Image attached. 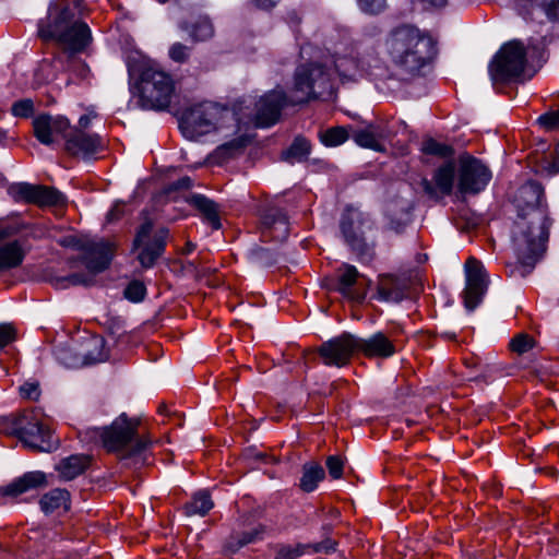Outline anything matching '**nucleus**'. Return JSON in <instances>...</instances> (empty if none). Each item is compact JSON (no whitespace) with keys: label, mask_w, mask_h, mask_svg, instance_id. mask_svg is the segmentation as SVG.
<instances>
[{"label":"nucleus","mask_w":559,"mask_h":559,"mask_svg":"<svg viewBox=\"0 0 559 559\" xmlns=\"http://www.w3.org/2000/svg\"><path fill=\"white\" fill-rule=\"evenodd\" d=\"M185 138L197 140L209 133H219L223 138L237 135L240 120L237 114L215 103L204 102L186 108L179 121Z\"/></svg>","instance_id":"nucleus-5"},{"label":"nucleus","mask_w":559,"mask_h":559,"mask_svg":"<svg viewBox=\"0 0 559 559\" xmlns=\"http://www.w3.org/2000/svg\"><path fill=\"white\" fill-rule=\"evenodd\" d=\"M34 104L29 98L21 99L12 105L11 111L15 117L26 118L33 114Z\"/></svg>","instance_id":"nucleus-51"},{"label":"nucleus","mask_w":559,"mask_h":559,"mask_svg":"<svg viewBox=\"0 0 559 559\" xmlns=\"http://www.w3.org/2000/svg\"><path fill=\"white\" fill-rule=\"evenodd\" d=\"M21 419V415L20 416H12V417H8V418H4L2 420V430L7 433V435H12V436H16V437H21V431H14L15 430V425L19 423V420Z\"/></svg>","instance_id":"nucleus-57"},{"label":"nucleus","mask_w":559,"mask_h":559,"mask_svg":"<svg viewBox=\"0 0 559 559\" xmlns=\"http://www.w3.org/2000/svg\"><path fill=\"white\" fill-rule=\"evenodd\" d=\"M188 202L203 215L214 229H219L222 227L219 209L217 203L213 200L203 194H192Z\"/></svg>","instance_id":"nucleus-30"},{"label":"nucleus","mask_w":559,"mask_h":559,"mask_svg":"<svg viewBox=\"0 0 559 559\" xmlns=\"http://www.w3.org/2000/svg\"><path fill=\"white\" fill-rule=\"evenodd\" d=\"M46 485V475L43 472H28L2 488L1 492L5 496H19Z\"/></svg>","instance_id":"nucleus-26"},{"label":"nucleus","mask_w":559,"mask_h":559,"mask_svg":"<svg viewBox=\"0 0 559 559\" xmlns=\"http://www.w3.org/2000/svg\"><path fill=\"white\" fill-rule=\"evenodd\" d=\"M263 236L276 241H283L288 237L289 227L287 216L276 206H266L261 214Z\"/></svg>","instance_id":"nucleus-20"},{"label":"nucleus","mask_w":559,"mask_h":559,"mask_svg":"<svg viewBox=\"0 0 559 559\" xmlns=\"http://www.w3.org/2000/svg\"><path fill=\"white\" fill-rule=\"evenodd\" d=\"M524 16L536 19L544 14L551 22H559V0H519Z\"/></svg>","instance_id":"nucleus-24"},{"label":"nucleus","mask_w":559,"mask_h":559,"mask_svg":"<svg viewBox=\"0 0 559 559\" xmlns=\"http://www.w3.org/2000/svg\"><path fill=\"white\" fill-rule=\"evenodd\" d=\"M7 191L14 202H24L41 207L61 206L67 202L63 193L53 187L17 182L10 185Z\"/></svg>","instance_id":"nucleus-12"},{"label":"nucleus","mask_w":559,"mask_h":559,"mask_svg":"<svg viewBox=\"0 0 559 559\" xmlns=\"http://www.w3.org/2000/svg\"><path fill=\"white\" fill-rule=\"evenodd\" d=\"M122 215L121 204L116 203L107 214V221L114 222Z\"/></svg>","instance_id":"nucleus-60"},{"label":"nucleus","mask_w":559,"mask_h":559,"mask_svg":"<svg viewBox=\"0 0 559 559\" xmlns=\"http://www.w3.org/2000/svg\"><path fill=\"white\" fill-rule=\"evenodd\" d=\"M265 533L266 526L263 524H258L248 532L233 533L227 539L226 548L229 551L235 552L246 545L262 540Z\"/></svg>","instance_id":"nucleus-31"},{"label":"nucleus","mask_w":559,"mask_h":559,"mask_svg":"<svg viewBox=\"0 0 559 559\" xmlns=\"http://www.w3.org/2000/svg\"><path fill=\"white\" fill-rule=\"evenodd\" d=\"M349 138L345 127H334L322 133L321 140L326 146H337Z\"/></svg>","instance_id":"nucleus-43"},{"label":"nucleus","mask_w":559,"mask_h":559,"mask_svg":"<svg viewBox=\"0 0 559 559\" xmlns=\"http://www.w3.org/2000/svg\"><path fill=\"white\" fill-rule=\"evenodd\" d=\"M528 66L527 52L520 40L504 44L489 64V74L493 83L519 79Z\"/></svg>","instance_id":"nucleus-9"},{"label":"nucleus","mask_w":559,"mask_h":559,"mask_svg":"<svg viewBox=\"0 0 559 559\" xmlns=\"http://www.w3.org/2000/svg\"><path fill=\"white\" fill-rule=\"evenodd\" d=\"M191 50L192 48L188 45L175 43L170 46L168 55L173 61L183 63L188 61Z\"/></svg>","instance_id":"nucleus-47"},{"label":"nucleus","mask_w":559,"mask_h":559,"mask_svg":"<svg viewBox=\"0 0 559 559\" xmlns=\"http://www.w3.org/2000/svg\"><path fill=\"white\" fill-rule=\"evenodd\" d=\"M302 555L301 546L297 547H281L275 556V559H296Z\"/></svg>","instance_id":"nucleus-53"},{"label":"nucleus","mask_w":559,"mask_h":559,"mask_svg":"<svg viewBox=\"0 0 559 559\" xmlns=\"http://www.w3.org/2000/svg\"><path fill=\"white\" fill-rule=\"evenodd\" d=\"M15 338V330L11 324H0V348Z\"/></svg>","instance_id":"nucleus-54"},{"label":"nucleus","mask_w":559,"mask_h":559,"mask_svg":"<svg viewBox=\"0 0 559 559\" xmlns=\"http://www.w3.org/2000/svg\"><path fill=\"white\" fill-rule=\"evenodd\" d=\"M421 151L428 155H436L440 157H450L454 154L452 146L437 142L435 139H427L423 142Z\"/></svg>","instance_id":"nucleus-42"},{"label":"nucleus","mask_w":559,"mask_h":559,"mask_svg":"<svg viewBox=\"0 0 559 559\" xmlns=\"http://www.w3.org/2000/svg\"><path fill=\"white\" fill-rule=\"evenodd\" d=\"M55 354L58 361L68 368H80L84 366V358L81 355L80 346H59Z\"/></svg>","instance_id":"nucleus-37"},{"label":"nucleus","mask_w":559,"mask_h":559,"mask_svg":"<svg viewBox=\"0 0 559 559\" xmlns=\"http://www.w3.org/2000/svg\"><path fill=\"white\" fill-rule=\"evenodd\" d=\"M91 456L86 454H74L62 459L56 469L63 480H72L81 475L90 465Z\"/></svg>","instance_id":"nucleus-29"},{"label":"nucleus","mask_w":559,"mask_h":559,"mask_svg":"<svg viewBox=\"0 0 559 559\" xmlns=\"http://www.w3.org/2000/svg\"><path fill=\"white\" fill-rule=\"evenodd\" d=\"M358 8L366 14L377 15L388 7L386 0H356Z\"/></svg>","instance_id":"nucleus-46"},{"label":"nucleus","mask_w":559,"mask_h":559,"mask_svg":"<svg viewBox=\"0 0 559 559\" xmlns=\"http://www.w3.org/2000/svg\"><path fill=\"white\" fill-rule=\"evenodd\" d=\"M146 288L143 283L139 281L131 282L124 289V297L133 302L143 300Z\"/></svg>","instance_id":"nucleus-48"},{"label":"nucleus","mask_w":559,"mask_h":559,"mask_svg":"<svg viewBox=\"0 0 559 559\" xmlns=\"http://www.w3.org/2000/svg\"><path fill=\"white\" fill-rule=\"evenodd\" d=\"M310 153V144L306 139L297 138L292 145L283 152V159L294 164L301 162L308 157Z\"/></svg>","instance_id":"nucleus-40"},{"label":"nucleus","mask_w":559,"mask_h":559,"mask_svg":"<svg viewBox=\"0 0 559 559\" xmlns=\"http://www.w3.org/2000/svg\"><path fill=\"white\" fill-rule=\"evenodd\" d=\"M24 225L19 223H10L0 218V242L20 234Z\"/></svg>","instance_id":"nucleus-50"},{"label":"nucleus","mask_w":559,"mask_h":559,"mask_svg":"<svg viewBox=\"0 0 559 559\" xmlns=\"http://www.w3.org/2000/svg\"><path fill=\"white\" fill-rule=\"evenodd\" d=\"M454 174V163L449 162L436 170L433 176L436 187H433L432 182L427 179H423L420 185L430 198L439 199L440 197L449 195L452 192Z\"/></svg>","instance_id":"nucleus-21"},{"label":"nucleus","mask_w":559,"mask_h":559,"mask_svg":"<svg viewBox=\"0 0 559 559\" xmlns=\"http://www.w3.org/2000/svg\"><path fill=\"white\" fill-rule=\"evenodd\" d=\"M192 185V181L190 179V177H182L180 179H178L177 181H174L171 182L168 188H167V191H173V190H180V189H189Z\"/></svg>","instance_id":"nucleus-58"},{"label":"nucleus","mask_w":559,"mask_h":559,"mask_svg":"<svg viewBox=\"0 0 559 559\" xmlns=\"http://www.w3.org/2000/svg\"><path fill=\"white\" fill-rule=\"evenodd\" d=\"M39 503L45 513H51L61 508L68 510L70 508V493L66 489L56 488L45 493Z\"/></svg>","instance_id":"nucleus-33"},{"label":"nucleus","mask_w":559,"mask_h":559,"mask_svg":"<svg viewBox=\"0 0 559 559\" xmlns=\"http://www.w3.org/2000/svg\"><path fill=\"white\" fill-rule=\"evenodd\" d=\"M385 45L393 64L411 75L419 74L437 53L432 38L411 25L394 28Z\"/></svg>","instance_id":"nucleus-4"},{"label":"nucleus","mask_w":559,"mask_h":559,"mask_svg":"<svg viewBox=\"0 0 559 559\" xmlns=\"http://www.w3.org/2000/svg\"><path fill=\"white\" fill-rule=\"evenodd\" d=\"M21 395L28 400H37L39 396V385L36 382H26L20 388Z\"/></svg>","instance_id":"nucleus-55"},{"label":"nucleus","mask_w":559,"mask_h":559,"mask_svg":"<svg viewBox=\"0 0 559 559\" xmlns=\"http://www.w3.org/2000/svg\"><path fill=\"white\" fill-rule=\"evenodd\" d=\"M140 419L129 418L126 413L119 415L109 426L88 428L85 435L99 442L103 448L116 454L128 465L139 466L145 462V452L152 444L148 437L139 433Z\"/></svg>","instance_id":"nucleus-2"},{"label":"nucleus","mask_w":559,"mask_h":559,"mask_svg":"<svg viewBox=\"0 0 559 559\" xmlns=\"http://www.w3.org/2000/svg\"><path fill=\"white\" fill-rule=\"evenodd\" d=\"M194 249H195V245L191 241H188L186 243L185 249L182 250V253H186V254L191 253Z\"/></svg>","instance_id":"nucleus-63"},{"label":"nucleus","mask_w":559,"mask_h":559,"mask_svg":"<svg viewBox=\"0 0 559 559\" xmlns=\"http://www.w3.org/2000/svg\"><path fill=\"white\" fill-rule=\"evenodd\" d=\"M99 135L87 134L82 130L73 129L67 136L66 150L73 156L90 157L103 148Z\"/></svg>","instance_id":"nucleus-19"},{"label":"nucleus","mask_w":559,"mask_h":559,"mask_svg":"<svg viewBox=\"0 0 559 559\" xmlns=\"http://www.w3.org/2000/svg\"><path fill=\"white\" fill-rule=\"evenodd\" d=\"M324 475V469L319 464H306L300 479V488L306 492L313 491Z\"/></svg>","instance_id":"nucleus-38"},{"label":"nucleus","mask_w":559,"mask_h":559,"mask_svg":"<svg viewBox=\"0 0 559 559\" xmlns=\"http://www.w3.org/2000/svg\"><path fill=\"white\" fill-rule=\"evenodd\" d=\"M96 115L94 112H90L87 115H83L80 119H79V127L76 129L79 130H84L86 128H88L90 123H91V120L93 118H95Z\"/></svg>","instance_id":"nucleus-61"},{"label":"nucleus","mask_w":559,"mask_h":559,"mask_svg":"<svg viewBox=\"0 0 559 559\" xmlns=\"http://www.w3.org/2000/svg\"><path fill=\"white\" fill-rule=\"evenodd\" d=\"M535 345V341L532 336L525 333H520L512 338L510 347L512 352L522 355L531 350Z\"/></svg>","instance_id":"nucleus-45"},{"label":"nucleus","mask_w":559,"mask_h":559,"mask_svg":"<svg viewBox=\"0 0 559 559\" xmlns=\"http://www.w3.org/2000/svg\"><path fill=\"white\" fill-rule=\"evenodd\" d=\"M333 94L331 73L323 66L311 63L297 68L289 95L293 105L307 103L312 98H330Z\"/></svg>","instance_id":"nucleus-7"},{"label":"nucleus","mask_w":559,"mask_h":559,"mask_svg":"<svg viewBox=\"0 0 559 559\" xmlns=\"http://www.w3.org/2000/svg\"><path fill=\"white\" fill-rule=\"evenodd\" d=\"M281 0H252V3L261 10H272Z\"/></svg>","instance_id":"nucleus-59"},{"label":"nucleus","mask_w":559,"mask_h":559,"mask_svg":"<svg viewBox=\"0 0 559 559\" xmlns=\"http://www.w3.org/2000/svg\"><path fill=\"white\" fill-rule=\"evenodd\" d=\"M338 276V292L344 296L352 297L350 289L360 276L358 270L350 264H343L340 270Z\"/></svg>","instance_id":"nucleus-39"},{"label":"nucleus","mask_w":559,"mask_h":559,"mask_svg":"<svg viewBox=\"0 0 559 559\" xmlns=\"http://www.w3.org/2000/svg\"><path fill=\"white\" fill-rule=\"evenodd\" d=\"M248 142L249 139L247 135L239 134L230 141H227L222 145L217 146L216 150L211 155V157L215 163L222 164L228 158L233 157L238 152H240L248 144Z\"/></svg>","instance_id":"nucleus-34"},{"label":"nucleus","mask_w":559,"mask_h":559,"mask_svg":"<svg viewBox=\"0 0 559 559\" xmlns=\"http://www.w3.org/2000/svg\"><path fill=\"white\" fill-rule=\"evenodd\" d=\"M81 0L69 3L64 0L52 1L48 15L41 20L38 34L43 39H53L63 49L80 52L92 41L91 29L86 23L75 19L80 11Z\"/></svg>","instance_id":"nucleus-3"},{"label":"nucleus","mask_w":559,"mask_h":559,"mask_svg":"<svg viewBox=\"0 0 559 559\" xmlns=\"http://www.w3.org/2000/svg\"><path fill=\"white\" fill-rule=\"evenodd\" d=\"M81 355L84 358V366L100 362L107 359L104 350V340L99 336H92L80 345Z\"/></svg>","instance_id":"nucleus-32"},{"label":"nucleus","mask_w":559,"mask_h":559,"mask_svg":"<svg viewBox=\"0 0 559 559\" xmlns=\"http://www.w3.org/2000/svg\"><path fill=\"white\" fill-rule=\"evenodd\" d=\"M356 352V336L349 333H343L337 337L322 343L318 349L324 365L337 368L346 366Z\"/></svg>","instance_id":"nucleus-14"},{"label":"nucleus","mask_w":559,"mask_h":559,"mask_svg":"<svg viewBox=\"0 0 559 559\" xmlns=\"http://www.w3.org/2000/svg\"><path fill=\"white\" fill-rule=\"evenodd\" d=\"M14 431H21L20 440L27 447L49 452L56 447L50 430L32 415H21Z\"/></svg>","instance_id":"nucleus-15"},{"label":"nucleus","mask_w":559,"mask_h":559,"mask_svg":"<svg viewBox=\"0 0 559 559\" xmlns=\"http://www.w3.org/2000/svg\"><path fill=\"white\" fill-rule=\"evenodd\" d=\"M408 287L405 277L383 275L378 282L377 298L385 302H400L408 296Z\"/></svg>","instance_id":"nucleus-22"},{"label":"nucleus","mask_w":559,"mask_h":559,"mask_svg":"<svg viewBox=\"0 0 559 559\" xmlns=\"http://www.w3.org/2000/svg\"><path fill=\"white\" fill-rule=\"evenodd\" d=\"M466 287L464 305L467 310H474L481 301L488 286L487 273L480 261L471 257L465 263Z\"/></svg>","instance_id":"nucleus-16"},{"label":"nucleus","mask_w":559,"mask_h":559,"mask_svg":"<svg viewBox=\"0 0 559 559\" xmlns=\"http://www.w3.org/2000/svg\"><path fill=\"white\" fill-rule=\"evenodd\" d=\"M168 234L167 228L153 231V223L148 219L139 227L133 240V249H140L138 260L143 267H152L163 255Z\"/></svg>","instance_id":"nucleus-11"},{"label":"nucleus","mask_w":559,"mask_h":559,"mask_svg":"<svg viewBox=\"0 0 559 559\" xmlns=\"http://www.w3.org/2000/svg\"><path fill=\"white\" fill-rule=\"evenodd\" d=\"M286 105H293L289 96L282 88L265 93L255 104L254 121L258 127H270L277 122L281 110Z\"/></svg>","instance_id":"nucleus-17"},{"label":"nucleus","mask_w":559,"mask_h":559,"mask_svg":"<svg viewBox=\"0 0 559 559\" xmlns=\"http://www.w3.org/2000/svg\"><path fill=\"white\" fill-rule=\"evenodd\" d=\"M179 28L186 32L193 43L209 40L215 33L213 23L206 15H199L182 21L179 24Z\"/></svg>","instance_id":"nucleus-25"},{"label":"nucleus","mask_w":559,"mask_h":559,"mask_svg":"<svg viewBox=\"0 0 559 559\" xmlns=\"http://www.w3.org/2000/svg\"><path fill=\"white\" fill-rule=\"evenodd\" d=\"M552 156H559V143L555 146V151L551 154Z\"/></svg>","instance_id":"nucleus-64"},{"label":"nucleus","mask_w":559,"mask_h":559,"mask_svg":"<svg viewBox=\"0 0 559 559\" xmlns=\"http://www.w3.org/2000/svg\"><path fill=\"white\" fill-rule=\"evenodd\" d=\"M543 170L549 175H556L559 173V156H546L542 162Z\"/></svg>","instance_id":"nucleus-56"},{"label":"nucleus","mask_w":559,"mask_h":559,"mask_svg":"<svg viewBox=\"0 0 559 559\" xmlns=\"http://www.w3.org/2000/svg\"><path fill=\"white\" fill-rule=\"evenodd\" d=\"M175 84L171 76L154 64L143 67L140 81V105L144 109L164 110L171 100Z\"/></svg>","instance_id":"nucleus-8"},{"label":"nucleus","mask_w":559,"mask_h":559,"mask_svg":"<svg viewBox=\"0 0 559 559\" xmlns=\"http://www.w3.org/2000/svg\"><path fill=\"white\" fill-rule=\"evenodd\" d=\"M55 285L59 288H66L69 286L84 285L88 286L93 283L92 276H86L84 274L74 273L69 276L56 277L53 280Z\"/></svg>","instance_id":"nucleus-44"},{"label":"nucleus","mask_w":559,"mask_h":559,"mask_svg":"<svg viewBox=\"0 0 559 559\" xmlns=\"http://www.w3.org/2000/svg\"><path fill=\"white\" fill-rule=\"evenodd\" d=\"M528 48L531 50V57L533 58L535 55L538 57V59H543V52L538 46V44L534 43L533 40L530 41Z\"/></svg>","instance_id":"nucleus-62"},{"label":"nucleus","mask_w":559,"mask_h":559,"mask_svg":"<svg viewBox=\"0 0 559 559\" xmlns=\"http://www.w3.org/2000/svg\"><path fill=\"white\" fill-rule=\"evenodd\" d=\"M543 198L544 189L535 181L524 183L516 194L519 215L514 224L512 240L518 263L511 273L522 277L532 272L546 250L552 221Z\"/></svg>","instance_id":"nucleus-1"},{"label":"nucleus","mask_w":559,"mask_h":559,"mask_svg":"<svg viewBox=\"0 0 559 559\" xmlns=\"http://www.w3.org/2000/svg\"><path fill=\"white\" fill-rule=\"evenodd\" d=\"M27 249L21 240H11L0 246V271H9L22 265Z\"/></svg>","instance_id":"nucleus-28"},{"label":"nucleus","mask_w":559,"mask_h":559,"mask_svg":"<svg viewBox=\"0 0 559 559\" xmlns=\"http://www.w3.org/2000/svg\"><path fill=\"white\" fill-rule=\"evenodd\" d=\"M343 467L344 463L341 460V457L336 455H331L326 459V468L329 471V474L334 479H338L343 475Z\"/></svg>","instance_id":"nucleus-52"},{"label":"nucleus","mask_w":559,"mask_h":559,"mask_svg":"<svg viewBox=\"0 0 559 559\" xmlns=\"http://www.w3.org/2000/svg\"><path fill=\"white\" fill-rule=\"evenodd\" d=\"M373 226L369 215L354 207H347L341 216L343 240L361 261H370L374 257L376 240L370 236Z\"/></svg>","instance_id":"nucleus-6"},{"label":"nucleus","mask_w":559,"mask_h":559,"mask_svg":"<svg viewBox=\"0 0 559 559\" xmlns=\"http://www.w3.org/2000/svg\"><path fill=\"white\" fill-rule=\"evenodd\" d=\"M357 352H361L367 357H381L386 358L395 353L394 345L383 334L376 333L368 338H360L356 336Z\"/></svg>","instance_id":"nucleus-23"},{"label":"nucleus","mask_w":559,"mask_h":559,"mask_svg":"<svg viewBox=\"0 0 559 559\" xmlns=\"http://www.w3.org/2000/svg\"><path fill=\"white\" fill-rule=\"evenodd\" d=\"M388 215L390 229L400 233L411 221V205L408 202H404L403 205L399 207L396 202H392L388 206Z\"/></svg>","instance_id":"nucleus-36"},{"label":"nucleus","mask_w":559,"mask_h":559,"mask_svg":"<svg viewBox=\"0 0 559 559\" xmlns=\"http://www.w3.org/2000/svg\"><path fill=\"white\" fill-rule=\"evenodd\" d=\"M334 66L338 74L346 79H355L360 71L359 61L353 57L340 56L335 59Z\"/></svg>","instance_id":"nucleus-41"},{"label":"nucleus","mask_w":559,"mask_h":559,"mask_svg":"<svg viewBox=\"0 0 559 559\" xmlns=\"http://www.w3.org/2000/svg\"><path fill=\"white\" fill-rule=\"evenodd\" d=\"M537 122L547 131L559 130V109L545 112L538 117Z\"/></svg>","instance_id":"nucleus-49"},{"label":"nucleus","mask_w":559,"mask_h":559,"mask_svg":"<svg viewBox=\"0 0 559 559\" xmlns=\"http://www.w3.org/2000/svg\"><path fill=\"white\" fill-rule=\"evenodd\" d=\"M34 135L44 145L53 144L58 136H64L70 128V121L63 116L43 114L33 120Z\"/></svg>","instance_id":"nucleus-18"},{"label":"nucleus","mask_w":559,"mask_h":559,"mask_svg":"<svg viewBox=\"0 0 559 559\" xmlns=\"http://www.w3.org/2000/svg\"><path fill=\"white\" fill-rule=\"evenodd\" d=\"M490 179V170L479 159L468 154L459 157V190L462 193L476 194Z\"/></svg>","instance_id":"nucleus-13"},{"label":"nucleus","mask_w":559,"mask_h":559,"mask_svg":"<svg viewBox=\"0 0 559 559\" xmlns=\"http://www.w3.org/2000/svg\"><path fill=\"white\" fill-rule=\"evenodd\" d=\"M59 245L84 252L83 261L93 273L103 272L108 267L114 255V247L107 241H94L86 237L66 236L58 240Z\"/></svg>","instance_id":"nucleus-10"},{"label":"nucleus","mask_w":559,"mask_h":559,"mask_svg":"<svg viewBox=\"0 0 559 559\" xmlns=\"http://www.w3.org/2000/svg\"><path fill=\"white\" fill-rule=\"evenodd\" d=\"M352 138L361 147L383 152L385 148L382 141L388 139L389 134L380 126H368L365 129L354 131Z\"/></svg>","instance_id":"nucleus-27"},{"label":"nucleus","mask_w":559,"mask_h":559,"mask_svg":"<svg viewBox=\"0 0 559 559\" xmlns=\"http://www.w3.org/2000/svg\"><path fill=\"white\" fill-rule=\"evenodd\" d=\"M214 507V502L207 491L201 490L193 495L192 499L183 507L187 516H205Z\"/></svg>","instance_id":"nucleus-35"}]
</instances>
